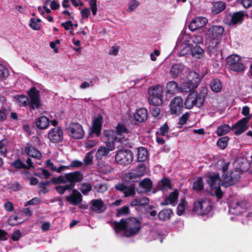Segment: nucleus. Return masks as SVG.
Returning <instances> with one entry per match:
<instances>
[{"label": "nucleus", "instance_id": "obj_1", "mask_svg": "<svg viewBox=\"0 0 252 252\" xmlns=\"http://www.w3.org/2000/svg\"><path fill=\"white\" fill-rule=\"evenodd\" d=\"M201 82L198 73L195 71H190L188 75V81L179 87L177 82L174 81L169 82L166 84V94H174L178 92H189L196 88Z\"/></svg>", "mask_w": 252, "mask_h": 252}, {"label": "nucleus", "instance_id": "obj_2", "mask_svg": "<svg viewBox=\"0 0 252 252\" xmlns=\"http://www.w3.org/2000/svg\"><path fill=\"white\" fill-rule=\"evenodd\" d=\"M112 226L116 233L119 230H124V235L127 237L135 236L141 228L139 220L132 217L122 219L120 222L114 221Z\"/></svg>", "mask_w": 252, "mask_h": 252}, {"label": "nucleus", "instance_id": "obj_3", "mask_svg": "<svg viewBox=\"0 0 252 252\" xmlns=\"http://www.w3.org/2000/svg\"><path fill=\"white\" fill-rule=\"evenodd\" d=\"M29 96H20L18 99L20 104L24 106L29 105L30 109L35 110L40 106L39 92L35 88H32L28 93Z\"/></svg>", "mask_w": 252, "mask_h": 252}, {"label": "nucleus", "instance_id": "obj_4", "mask_svg": "<svg viewBox=\"0 0 252 252\" xmlns=\"http://www.w3.org/2000/svg\"><path fill=\"white\" fill-rule=\"evenodd\" d=\"M83 179V174L80 171H75L65 174L64 176L60 175L58 177H53L51 182L53 184L66 183L69 186V188L73 189L75 184L81 182Z\"/></svg>", "mask_w": 252, "mask_h": 252}, {"label": "nucleus", "instance_id": "obj_5", "mask_svg": "<svg viewBox=\"0 0 252 252\" xmlns=\"http://www.w3.org/2000/svg\"><path fill=\"white\" fill-rule=\"evenodd\" d=\"M206 90L203 89L201 92L198 94L196 92H191L188 96L185 105L186 108L191 109L194 106L198 107H201L204 101Z\"/></svg>", "mask_w": 252, "mask_h": 252}, {"label": "nucleus", "instance_id": "obj_6", "mask_svg": "<svg viewBox=\"0 0 252 252\" xmlns=\"http://www.w3.org/2000/svg\"><path fill=\"white\" fill-rule=\"evenodd\" d=\"M207 183L210 186V193L212 196L220 198V178L219 173H208L207 174Z\"/></svg>", "mask_w": 252, "mask_h": 252}, {"label": "nucleus", "instance_id": "obj_7", "mask_svg": "<svg viewBox=\"0 0 252 252\" xmlns=\"http://www.w3.org/2000/svg\"><path fill=\"white\" fill-rule=\"evenodd\" d=\"M128 131L125 126L122 124H118L116 127V132L109 131L107 135L109 140L123 143L128 139Z\"/></svg>", "mask_w": 252, "mask_h": 252}, {"label": "nucleus", "instance_id": "obj_8", "mask_svg": "<svg viewBox=\"0 0 252 252\" xmlns=\"http://www.w3.org/2000/svg\"><path fill=\"white\" fill-rule=\"evenodd\" d=\"M229 164V163L225 164L222 169L223 174L222 178H221V186L224 187H227L234 184L237 182L240 178V172L239 170H235L230 172L226 171Z\"/></svg>", "mask_w": 252, "mask_h": 252}, {"label": "nucleus", "instance_id": "obj_9", "mask_svg": "<svg viewBox=\"0 0 252 252\" xmlns=\"http://www.w3.org/2000/svg\"><path fill=\"white\" fill-rule=\"evenodd\" d=\"M211 209V203L206 198L198 199L193 204V211L199 215L207 214Z\"/></svg>", "mask_w": 252, "mask_h": 252}, {"label": "nucleus", "instance_id": "obj_10", "mask_svg": "<svg viewBox=\"0 0 252 252\" xmlns=\"http://www.w3.org/2000/svg\"><path fill=\"white\" fill-rule=\"evenodd\" d=\"M226 61L227 65L230 70L237 72H243L245 70V66L241 62L240 56L232 55L228 56Z\"/></svg>", "mask_w": 252, "mask_h": 252}, {"label": "nucleus", "instance_id": "obj_11", "mask_svg": "<svg viewBox=\"0 0 252 252\" xmlns=\"http://www.w3.org/2000/svg\"><path fill=\"white\" fill-rule=\"evenodd\" d=\"M115 160L123 165L129 164L133 160V153L128 149L119 150L115 155Z\"/></svg>", "mask_w": 252, "mask_h": 252}, {"label": "nucleus", "instance_id": "obj_12", "mask_svg": "<svg viewBox=\"0 0 252 252\" xmlns=\"http://www.w3.org/2000/svg\"><path fill=\"white\" fill-rule=\"evenodd\" d=\"M66 131L69 136L75 139L82 138L85 134L82 126L78 123H70L67 127Z\"/></svg>", "mask_w": 252, "mask_h": 252}, {"label": "nucleus", "instance_id": "obj_13", "mask_svg": "<svg viewBox=\"0 0 252 252\" xmlns=\"http://www.w3.org/2000/svg\"><path fill=\"white\" fill-rule=\"evenodd\" d=\"M245 14L242 11H240L233 14H229L226 16L223 22L228 25H234L241 24L244 20Z\"/></svg>", "mask_w": 252, "mask_h": 252}, {"label": "nucleus", "instance_id": "obj_14", "mask_svg": "<svg viewBox=\"0 0 252 252\" xmlns=\"http://www.w3.org/2000/svg\"><path fill=\"white\" fill-rule=\"evenodd\" d=\"M63 129L59 126L52 128L48 132V138L53 143H58L63 139Z\"/></svg>", "mask_w": 252, "mask_h": 252}, {"label": "nucleus", "instance_id": "obj_15", "mask_svg": "<svg viewBox=\"0 0 252 252\" xmlns=\"http://www.w3.org/2000/svg\"><path fill=\"white\" fill-rule=\"evenodd\" d=\"M171 114H178L183 107V100L181 97L176 96L171 101L169 105Z\"/></svg>", "mask_w": 252, "mask_h": 252}, {"label": "nucleus", "instance_id": "obj_16", "mask_svg": "<svg viewBox=\"0 0 252 252\" xmlns=\"http://www.w3.org/2000/svg\"><path fill=\"white\" fill-rule=\"evenodd\" d=\"M90 203V210L96 213H102L107 209L106 205L101 199H93Z\"/></svg>", "mask_w": 252, "mask_h": 252}, {"label": "nucleus", "instance_id": "obj_17", "mask_svg": "<svg viewBox=\"0 0 252 252\" xmlns=\"http://www.w3.org/2000/svg\"><path fill=\"white\" fill-rule=\"evenodd\" d=\"M117 190L124 193L125 197L133 196L135 194V186L134 185L126 186L123 183H119L115 186Z\"/></svg>", "mask_w": 252, "mask_h": 252}, {"label": "nucleus", "instance_id": "obj_18", "mask_svg": "<svg viewBox=\"0 0 252 252\" xmlns=\"http://www.w3.org/2000/svg\"><path fill=\"white\" fill-rule=\"evenodd\" d=\"M249 121V118H244L238 121L233 125L232 129L234 130L236 135H240L245 131L248 128L247 124Z\"/></svg>", "mask_w": 252, "mask_h": 252}, {"label": "nucleus", "instance_id": "obj_19", "mask_svg": "<svg viewBox=\"0 0 252 252\" xmlns=\"http://www.w3.org/2000/svg\"><path fill=\"white\" fill-rule=\"evenodd\" d=\"M207 19L203 17H197L191 21L189 26V28L191 31H194L198 29L203 27L207 23Z\"/></svg>", "mask_w": 252, "mask_h": 252}, {"label": "nucleus", "instance_id": "obj_20", "mask_svg": "<svg viewBox=\"0 0 252 252\" xmlns=\"http://www.w3.org/2000/svg\"><path fill=\"white\" fill-rule=\"evenodd\" d=\"M66 200L71 204L77 205L82 201V196L77 189H74L72 194L66 197Z\"/></svg>", "mask_w": 252, "mask_h": 252}, {"label": "nucleus", "instance_id": "obj_21", "mask_svg": "<svg viewBox=\"0 0 252 252\" xmlns=\"http://www.w3.org/2000/svg\"><path fill=\"white\" fill-rule=\"evenodd\" d=\"M102 121L103 118L101 115H99L97 117L94 118V119L93 121L90 135H91L93 134H95L96 135L98 136L99 135L101 128Z\"/></svg>", "mask_w": 252, "mask_h": 252}, {"label": "nucleus", "instance_id": "obj_22", "mask_svg": "<svg viewBox=\"0 0 252 252\" xmlns=\"http://www.w3.org/2000/svg\"><path fill=\"white\" fill-rule=\"evenodd\" d=\"M178 196V191L175 190L166 197L165 200L161 202L160 205L161 206L171 205L175 206L177 204Z\"/></svg>", "mask_w": 252, "mask_h": 252}, {"label": "nucleus", "instance_id": "obj_23", "mask_svg": "<svg viewBox=\"0 0 252 252\" xmlns=\"http://www.w3.org/2000/svg\"><path fill=\"white\" fill-rule=\"evenodd\" d=\"M193 45L190 40H185L180 46V56H183L190 54Z\"/></svg>", "mask_w": 252, "mask_h": 252}, {"label": "nucleus", "instance_id": "obj_24", "mask_svg": "<svg viewBox=\"0 0 252 252\" xmlns=\"http://www.w3.org/2000/svg\"><path fill=\"white\" fill-rule=\"evenodd\" d=\"M134 117L135 121L139 122H143L145 121L148 117L147 110L144 108L138 109L134 114Z\"/></svg>", "mask_w": 252, "mask_h": 252}, {"label": "nucleus", "instance_id": "obj_25", "mask_svg": "<svg viewBox=\"0 0 252 252\" xmlns=\"http://www.w3.org/2000/svg\"><path fill=\"white\" fill-rule=\"evenodd\" d=\"M35 125L39 129H46L49 126V120L45 116H41L37 119Z\"/></svg>", "mask_w": 252, "mask_h": 252}, {"label": "nucleus", "instance_id": "obj_26", "mask_svg": "<svg viewBox=\"0 0 252 252\" xmlns=\"http://www.w3.org/2000/svg\"><path fill=\"white\" fill-rule=\"evenodd\" d=\"M184 67V66L182 64L177 63L174 64L170 69V74L173 78L177 77L181 74Z\"/></svg>", "mask_w": 252, "mask_h": 252}, {"label": "nucleus", "instance_id": "obj_27", "mask_svg": "<svg viewBox=\"0 0 252 252\" xmlns=\"http://www.w3.org/2000/svg\"><path fill=\"white\" fill-rule=\"evenodd\" d=\"M114 150V148L111 147L107 148L104 147H100L97 150L95 157L96 158L101 159L102 158L106 157L109 152Z\"/></svg>", "mask_w": 252, "mask_h": 252}, {"label": "nucleus", "instance_id": "obj_28", "mask_svg": "<svg viewBox=\"0 0 252 252\" xmlns=\"http://www.w3.org/2000/svg\"><path fill=\"white\" fill-rule=\"evenodd\" d=\"M25 152L29 156L37 159H39L41 157L40 152L31 145L26 147Z\"/></svg>", "mask_w": 252, "mask_h": 252}, {"label": "nucleus", "instance_id": "obj_29", "mask_svg": "<svg viewBox=\"0 0 252 252\" xmlns=\"http://www.w3.org/2000/svg\"><path fill=\"white\" fill-rule=\"evenodd\" d=\"M242 210L241 204L238 202L231 203L229 205V211L231 214L238 215L241 213Z\"/></svg>", "mask_w": 252, "mask_h": 252}, {"label": "nucleus", "instance_id": "obj_30", "mask_svg": "<svg viewBox=\"0 0 252 252\" xmlns=\"http://www.w3.org/2000/svg\"><path fill=\"white\" fill-rule=\"evenodd\" d=\"M162 89L160 85H156L153 87H150L148 89L149 96H161Z\"/></svg>", "mask_w": 252, "mask_h": 252}, {"label": "nucleus", "instance_id": "obj_31", "mask_svg": "<svg viewBox=\"0 0 252 252\" xmlns=\"http://www.w3.org/2000/svg\"><path fill=\"white\" fill-rule=\"evenodd\" d=\"M148 157V151L144 147H140L138 149L137 160L138 162H143L145 161Z\"/></svg>", "mask_w": 252, "mask_h": 252}, {"label": "nucleus", "instance_id": "obj_32", "mask_svg": "<svg viewBox=\"0 0 252 252\" xmlns=\"http://www.w3.org/2000/svg\"><path fill=\"white\" fill-rule=\"evenodd\" d=\"M159 190L162 191L167 190L171 189V181L169 179L164 178L161 180L158 184Z\"/></svg>", "mask_w": 252, "mask_h": 252}, {"label": "nucleus", "instance_id": "obj_33", "mask_svg": "<svg viewBox=\"0 0 252 252\" xmlns=\"http://www.w3.org/2000/svg\"><path fill=\"white\" fill-rule=\"evenodd\" d=\"M46 164L47 167L50 168L52 171H55L57 173H62V172L65 170L66 167H65V165H61L57 167L50 159H48L46 161Z\"/></svg>", "mask_w": 252, "mask_h": 252}, {"label": "nucleus", "instance_id": "obj_34", "mask_svg": "<svg viewBox=\"0 0 252 252\" xmlns=\"http://www.w3.org/2000/svg\"><path fill=\"white\" fill-rule=\"evenodd\" d=\"M172 214L173 212L171 209H164L159 212L158 214V217L160 220H164L169 219Z\"/></svg>", "mask_w": 252, "mask_h": 252}, {"label": "nucleus", "instance_id": "obj_35", "mask_svg": "<svg viewBox=\"0 0 252 252\" xmlns=\"http://www.w3.org/2000/svg\"><path fill=\"white\" fill-rule=\"evenodd\" d=\"M203 53V50L198 45H193L191 50L190 54L193 57L200 58Z\"/></svg>", "mask_w": 252, "mask_h": 252}, {"label": "nucleus", "instance_id": "obj_36", "mask_svg": "<svg viewBox=\"0 0 252 252\" xmlns=\"http://www.w3.org/2000/svg\"><path fill=\"white\" fill-rule=\"evenodd\" d=\"M139 186L143 188L144 191L149 192L152 187V182L149 179H144L139 183Z\"/></svg>", "mask_w": 252, "mask_h": 252}, {"label": "nucleus", "instance_id": "obj_37", "mask_svg": "<svg viewBox=\"0 0 252 252\" xmlns=\"http://www.w3.org/2000/svg\"><path fill=\"white\" fill-rule=\"evenodd\" d=\"M162 95L149 96L148 101L150 104L153 106H158L162 103Z\"/></svg>", "mask_w": 252, "mask_h": 252}, {"label": "nucleus", "instance_id": "obj_38", "mask_svg": "<svg viewBox=\"0 0 252 252\" xmlns=\"http://www.w3.org/2000/svg\"><path fill=\"white\" fill-rule=\"evenodd\" d=\"M211 90L216 93L220 91V81L219 79H214L210 83Z\"/></svg>", "mask_w": 252, "mask_h": 252}, {"label": "nucleus", "instance_id": "obj_39", "mask_svg": "<svg viewBox=\"0 0 252 252\" xmlns=\"http://www.w3.org/2000/svg\"><path fill=\"white\" fill-rule=\"evenodd\" d=\"M204 188V184L201 177L198 178L193 183L192 189L194 190L200 191Z\"/></svg>", "mask_w": 252, "mask_h": 252}, {"label": "nucleus", "instance_id": "obj_40", "mask_svg": "<svg viewBox=\"0 0 252 252\" xmlns=\"http://www.w3.org/2000/svg\"><path fill=\"white\" fill-rule=\"evenodd\" d=\"M8 144V141L7 139H3L0 140V154L4 157L6 156Z\"/></svg>", "mask_w": 252, "mask_h": 252}, {"label": "nucleus", "instance_id": "obj_41", "mask_svg": "<svg viewBox=\"0 0 252 252\" xmlns=\"http://www.w3.org/2000/svg\"><path fill=\"white\" fill-rule=\"evenodd\" d=\"M140 178L135 172H130L125 175L124 179L127 182H134L138 178Z\"/></svg>", "mask_w": 252, "mask_h": 252}, {"label": "nucleus", "instance_id": "obj_42", "mask_svg": "<svg viewBox=\"0 0 252 252\" xmlns=\"http://www.w3.org/2000/svg\"><path fill=\"white\" fill-rule=\"evenodd\" d=\"M139 2L136 0H131L128 2V7L127 9V12L131 13L135 11L138 6L139 5Z\"/></svg>", "mask_w": 252, "mask_h": 252}, {"label": "nucleus", "instance_id": "obj_43", "mask_svg": "<svg viewBox=\"0 0 252 252\" xmlns=\"http://www.w3.org/2000/svg\"><path fill=\"white\" fill-rule=\"evenodd\" d=\"M92 187L89 183H84L81 185L80 190L84 195H87L92 190Z\"/></svg>", "mask_w": 252, "mask_h": 252}, {"label": "nucleus", "instance_id": "obj_44", "mask_svg": "<svg viewBox=\"0 0 252 252\" xmlns=\"http://www.w3.org/2000/svg\"><path fill=\"white\" fill-rule=\"evenodd\" d=\"M186 203L187 202L185 198L181 199V202L179 204L177 208V214L179 216H181L184 212L185 210V205Z\"/></svg>", "mask_w": 252, "mask_h": 252}, {"label": "nucleus", "instance_id": "obj_45", "mask_svg": "<svg viewBox=\"0 0 252 252\" xmlns=\"http://www.w3.org/2000/svg\"><path fill=\"white\" fill-rule=\"evenodd\" d=\"M9 71L4 65L0 64V79L6 78L9 76Z\"/></svg>", "mask_w": 252, "mask_h": 252}, {"label": "nucleus", "instance_id": "obj_46", "mask_svg": "<svg viewBox=\"0 0 252 252\" xmlns=\"http://www.w3.org/2000/svg\"><path fill=\"white\" fill-rule=\"evenodd\" d=\"M137 174L139 177L143 176L146 173V167L143 164L138 165L135 170H134Z\"/></svg>", "mask_w": 252, "mask_h": 252}, {"label": "nucleus", "instance_id": "obj_47", "mask_svg": "<svg viewBox=\"0 0 252 252\" xmlns=\"http://www.w3.org/2000/svg\"><path fill=\"white\" fill-rule=\"evenodd\" d=\"M53 183L51 182V180L50 181L47 182H41L38 184V186L40 188L39 193H46L48 192V190L46 187L49 185L50 183Z\"/></svg>", "mask_w": 252, "mask_h": 252}, {"label": "nucleus", "instance_id": "obj_48", "mask_svg": "<svg viewBox=\"0 0 252 252\" xmlns=\"http://www.w3.org/2000/svg\"><path fill=\"white\" fill-rule=\"evenodd\" d=\"M83 165V162L78 160H74L71 162L69 165L65 166V167H66L65 170L69 169L71 167H82Z\"/></svg>", "mask_w": 252, "mask_h": 252}, {"label": "nucleus", "instance_id": "obj_49", "mask_svg": "<svg viewBox=\"0 0 252 252\" xmlns=\"http://www.w3.org/2000/svg\"><path fill=\"white\" fill-rule=\"evenodd\" d=\"M36 175L41 179H48L52 175V174L47 170L41 169V172L36 174Z\"/></svg>", "mask_w": 252, "mask_h": 252}, {"label": "nucleus", "instance_id": "obj_50", "mask_svg": "<svg viewBox=\"0 0 252 252\" xmlns=\"http://www.w3.org/2000/svg\"><path fill=\"white\" fill-rule=\"evenodd\" d=\"M129 207L127 206H125L118 210L117 212V216L120 217L121 216L127 215L129 214Z\"/></svg>", "mask_w": 252, "mask_h": 252}, {"label": "nucleus", "instance_id": "obj_51", "mask_svg": "<svg viewBox=\"0 0 252 252\" xmlns=\"http://www.w3.org/2000/svg\"><path fill=\"white\" fill-rule=\"evenodd\" d=\"M93 152H89L87 153L86 156L84 159V162L85 165H91L93 163Z\"/></svg>", "mask_w": 252, "mask_h": 252}, {"label": "nucleus", "instance_id": "obj_52", "mask_svg": "<svg viewBox=\"0 0 252 252\" xmlns=\"http://www.w3.org/2000/svg\"><path fill=\"white\" fill-rule=\"evenodd\" d=\"M211 29L214 33V36L216 39H219L220 37V26L214 25Z\"/></svg>", "mask_w": 252, "mask_h": 252}, {"label": "nucleus", "instance_id": "obj_53", "mask_svg": "<svg viewBox=\"0 0 252 252\" xmlns=\"http://www.w3.org/2000/svg\"><path fill=\"white\" fill-rule=\"evenodd\" d=\"M169 127L166 124L162 125L157 132V134L162 136L167 135L168 133Z\"/></svg>", "mask_w": 252, "mask_h": 252}, {"label": "nucleus", "instance_id": "obj_54", "mask_svg": "<svg viewBox=\"0 0 252 252\" xmlns=\"http://www.w3.org/2000/svg\"><path fill=\"white\" fill-rule=\"evenodd\" d=\"M29 26L34 30L38 31L40 29V24L37 23L34 18H32L30 19Z\"/></svg>", "mask_w": 252, "mask_h": 252}, {"label": "nucleus", "instance_id": "obj_55", "mask_svg": "<svg viewBox=\"0 0 252 252\" xmlns=\"http://www.w3.org/2000/svg\"><path fill=\"white\" fill-rule=\"evenodd\" d=\"M95 189L98 192H104L107 190V188L105 184L99 183L94 186Z\"/></svg>", "mask_w": 252, "mask_h": 252}, {"label": "nucleus", "instance_id": "obj_56", "mask_svg": "<svg viewBox=\"0 0 252 252\" xmlns=\"http://www.w3.org/2000/svg\"><path fill=\"white\" fill-rule=\"evenodd\" d=\"M206 36L207 38H211L212 39V44L216 43V44L218 43L217 39L215 38V36H214V33L212 31V30L211 28L208 29L206 32Z\"/></svg>", "mask_w": 252, "mask_h": 252}, {"label": "nucleus", "instance_id": "obj_57", "mask_svg": "<svg viewBox=\"0 0 252 252\" xmlns=\"http://www.w3.org/2000/svg\"><path fill=\"white\" fill-rule=\"evenodd\" d=\"M220 12V3L217 1L213 3L212 7V12L214 14H219Z\"/></svg>", "mask_w": 252, "mask_h": 252}, {"label": "nucleus", "instance_id": "obj_58", "mask_svg": "<svg viewBox=\"0 0 252 252\" xmlns=\"http://www.w3.org/2000/svg\"><path fill=\"white\" fill-rule=\"evenodd\" d=\"M8 188L13 191H17L21 189V186L19 182H14L8 185Z\"/></svg>", "mask_w": 252, "mask_h": 252}, {"label": "nucleus", "instance_id": "obj_59", "mask_svg": "<svg viewBox=\"0 0 252 252\" xmlns=\"http://www.w3.org/2000/svg\"><path fill=\"white\" fill-rule=\"evenodd\" d=\"M69 186L68 185L65 186H58L56 187V189L60 194H63L65 190L72 189L71 188H69Z\"/></svg>", "mask_w": 252, "mask_h": 252}, {"label": "nucleus", "instance_id": "obj_60", "mask_svg": "<svg viewBox=\"0 0 252 252\" xmlns=\"http://www.w3.org/2000/svg\"><path fill=\"white\" fill-rule=\"evenodd\" d=\"M89 4L93 15H95L97 12L96 0H89Z\"/></svg>", "mask_w": 252, "mask_h": 252}, {"label": "nucleus", "instance_id": "obj_61", "mask_svg": "<svg viewBox=\"0 0 252 252\" xmlns=\"http://www.w3.org/2000/svg\"><path fill=\"white\" fill-rule=\"evenodd\" d=\"M190 40L191 41V43L193 42L195 45H197L198 44L202 43L203 38L200 35H194L191 37Z\"/></svg>", "mask_w": 252, "mask_h": 252}, {"label": "nucleus", "instance_id": "obj_62", "mask_svg": "<svg viewBox=\"0 0 252 252\" xmlns=\"http://www.w3.org/2000/svg\"><path fill=\"white\" fill-rule=\"evenodd\" d=\"M61 26L63 27L66 31H69L73 28V24L71 20H68L65 22L62 23Z\"/></svg>", "mask_w": 252, "mask_h": 252}, {"label": "nucleus", "instance_id": "obj_63", "mask_svg": "<svg viewBox=\"0 0 252 252\" xmlns=\"http://www.w3.org/2000/svg\"><path fill=\"white\" fill-rule=\"evenodd\" d=\"M189 118V113H186L179 118L178 124L181 125L185 124Z\"/></svg>", "mask_w": 252, "mask_h": 252}, {"label": "nucleus", "instance_id": "obj_64", "mask_svg": "<svg viewBox=\"0 0 252 252\" xmlns=\"http://www.w3.org/2000/svg\"><path fill=\"white\" fill-rule=\"evenodd\" d=\"M12 165L16 168H25L26 167V165L23 163L20 160H16L14 162H13Z\"/></svg>", "mask_w": 252, "mask_h": 252}]
</instances>
